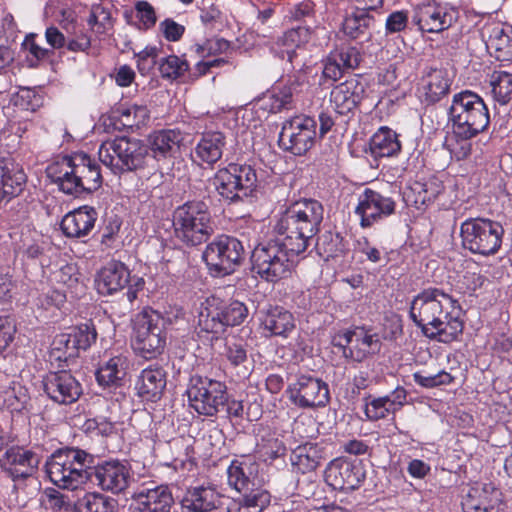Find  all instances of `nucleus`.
I'll return each mask as SVG.
<instances>
[{
	"label": "nucleus",
	"instance_id": "1",
	"mask_svg": "<svg viewBox=\"0 0 512 512\" xmlns=\"http://www.w3.org/2000/svg\"><path fill=\"white\" fill-rule=\"evenodd\" d=\"M324 208L314 199L293 203L277 221L275 239L258 244L252 252L253 270L268 282L288 278L296 258L320 230Z\"/></svg>",
	"mask_w": 512,
	"mask_h": 512
},
{
	"label": "nucleus",
	"instance_id": "2",
	"mask_svg": "<svg viewBox=\"0 0 512 512\" xmlns=\"http://www.w3.org/2000/svg\"><path fill=\"white\" fill-rule=\"evenodd\" d=\"M462 309L457 300L438 288L416 295L410 305V318L429 339L451 343L462 334Z\"/></svg>",
	"mask_w": 512,
	"mask_h": 512
},
{
	"label": "nucleus",
	"instance_id": "3",
	"mask_svg": "<svg viewBox=\"0 0 512 512\" xmlns=\"http://www.w3.org/2000/svg\"><path fill=\"white\" fill-rule=\"evenodd\" d=\"M46 173L60 191L75 197L94 192L102 185L99 164L84 153L64 156L52 162Z\"/></svg>",
	"mask_w": 512,
	"mask_h": 512
},
{
	"label": "nucleus",
	"instance_id": "4",
	"mask_svg": "<svg viewBox=\"0 0 512 512\" xmlns=\"http://www.w3.org/2000/svg\"><path fill=\"white\" fill-rule=\"evenodd\" d=\"M94 458L78 448L56 450L47 460L48 476L56 486L75 490L92 477Z\"/></svg>",
	"mask_w": 512,
	"mask_h": 512
},
{
	"label": "nucleus",
	"instance_id": "5",
	"mask_svg": "<svg viewBox=\"0 0 512 512\" xmlns=\"http://www.w3.org/2000/svg\"><path fill=\"white\" fill-rule=\"evenodd\" d=\"M448 118L455 137H476L488 127L490 122L485 102L470 90L453 95Z\"/></svg>",
	"mask_w": 512,
	"mask_h": 512
},
{
	"label": "nucleus",
	"instance_id": "6",
	"mask_svg": "<svg viewBox=\"0 0 512 512\" xmlns=\"http://www.w3.org/2000/svg\"><path fill=\"white\" fill-rule=\"evenodd\" d=\"M173 227L177 239L187 246L206 242L213 233L211 214L206 203L189 201L173 212Z\"/></svg>",
	"mask_w": 512,
	"mask_h": 512
},
{
	"label": "nucleus",
	"instance_id": "7",
	"mask_svg": "<svg viewBox=\"0 0 512 512\" xmlns=\"http://www.w3.org/2000/svg\"><path fill=\"white\" fill-rule=\"evenodd\" d=\"M147 146L139 139L116 137L104 141L98 150L99 160L114 174L143 167Z\"/></svg>",
	"mask_w": 512,
	"mask_h": 512
},
{
	"label": "nucleus",
	"instance_id": "8",
	"mask_svg": "<svg viewBox=\"0 0 512 512\" xmlns=\"http://www.w3.org/2000/svg\"><path fill=\"white\" fill-rule=\"evenodd\" d=\"M165 318L155 310H144L136 316L133 347L145 359L161 355L166 346Z\"/></svg>",
	"mask_w": 512,
	"mask_h": 512
},
{
	"label": "nucleus",
	"instance_id": "9",
	"mask_svg": "<svg viewBox=\"0 0 512 512\" xmlns=\"http://www.w3.org/2000/svg\"><path fill=\"white\" fill-rule=\"evenodd\" d=\"M504 229L499 222L469 218L460 227L462 246L473 254L494 255L501 247Z\"/></svg>",
	"mask_w": 512,
	"mask_h": 512
},
{
	"label": "nucleus",
	"instance_id": "10",
	"mask_svg": "<svg viewBox=\"0 0 512 512\" xmlns=\"http://www.w3.org/2000/svg\"><path fill=\"white\" fill-rule=\"evenodd\" d=\"M202 259L211 273L229 275L245 259V248L237 238L220 235L207 244Z\"/></svg>",
	"mask_w": 512,
	"mask_h": 512
},
{
	"label": "nucleus",
	"instance_id": "11",
	"mask_svg": "<svg viewBox=\"0 0 512 512\" xmlns=\"http://www.w3.org/2000/svg\"><path fill=\"white\" fill-rule=\"evenodd\" d=\"M256 184V171L249 165L229 164L219 169L212 179L218 194L229 202L248 197Z\"/></svg>",
	"mask_w": 512,
	"mask_h": 512
},
{
	"label": "nucleus",
	"instance_id": "12",
	"mask_svg": "<svg viewBox=\"0 0 512 512\" xmlns=\"http://www.w3.org/2000/svg\"><path fill=\"white\" fill-rule=\"evenodd\" d=\"M190 406L199 414L214 416L227 402L226 385L218 380L192 376L187 389Z\"/></svg>",
	"mask_w": 512,
	"mask_h": 512
},
{
	"label": "nucleus",
	"instance_id": "13",
	"mask_svg": "<svg viewBox=\"0 0 512 512\" xmlns=\"http://www.w3.org/2000/svg\"><path fill=\"white\" fill-rule=\"evenodd\" d=\"M316 121L306 115H297L283 122L279 144L294 155H304L315 144Z\"/></svg>",
	"mask_w": 512,
	"mask_h": 512
},
{
	"label": "nucleus",
	"instance_id": "14",
	"mask_svg": "<svg viewBox=\"0 0 512 512\" xmlns=\"http://www.w3.org/2000/svg\"><path fill=\"white\" fill-rule=\"evenodd\" d=\"M458 12L435 1L422 2L414 6L412 22L423 32H442L456 21Z\"/></svg>",
	"mask_w": 512,
	"mask_h": 512
},
{
	"label": "nucleus",
	"instance_id": "15",
	"mask_svg": "<svg viewBox=\"0 0 512 512\" xmlns=\"http://www.w3.org/2000/svg\"><path fill=\"white\" fill-rule=\"evenodd\" d=\"M288 397L299 408L324 406L329 400V389L325 382L310 375H299L289 385Z\"/></svg>",
	"mask_w": 512,
	"mask_h": 512
},
{
	"label": "nucleus",
	"instance_id": "16",
	"mask_svg": "<svg viewBox=\"0 0 512 512\" xmlns=\"http://www.w3.org/2000/svg\"><path fill=\"white\" fill-rule=\"evenodd\" d=\"M334 346L343 349L346 358L362 361L369 354H374L380 349V341L376 335L368 334L363 328L339 331L333 337Z\"/></svg>",
	"mask_w": 512,
	"mask_h": 512
},
{
	"label": "nucleus",
	"instance_id": "17",
	"mask_svg": "<svg viewBox=\"0 0 512 512\" xmlns=\"http://www.w3.org/2000/svg\"><path fill=\"white\" fill-rule=\"evenodd\" d=\"M90 480L102 490L119 494L134 480L129 465L119 460L104 461L94 467Z\"/></svg>",
	"mask_w": 512,
	"mask_h": 512
},
{
	"label": "nucleus",
	"instance_id": "18",
	"mask_svg": "<svg viewBox=\"0 0 512 512\" xmlns=\"http://www.w3.org/2000/svg\"><path fill=\"white\" fill-rule=\"evenodd\" d=\"M396 203L391 197L366 188L359 196L355 214L360 217L362 228L371 227L374 223L383 220L395 212Z\"/></svg>",
	"mask_w": 512,
	"mask_h": 512
},
{
	"label": "nucleus",
	"instance_id": "19",
	"mask_svg": "<svg viewBox=\"0 0 512 512\" xmlns=\"http://www.w3.org/2000/svg\"><path fill=\"white\" fill-rule=\"evenodd\" d=\"M43 387L49 398L59 404H71L82 393L80 383L67 371L49 373L43 381Z\"/></svg>",
	"mask_w": 512,
	"mask_h": 512
},
{
	"label": "nucleus",
	"instance_id": "20",
	"mask_svg": "<svg viewBox=\"0 0 512 512\" xmlns=\"http://www.w3.org/2000/svg\"><path fill=\"white\" fill-rule=\"evenodd\" d=\"M364 478L365 473L359 465L344 459L331 461L325 471L326 482L336 490H354Z\"/></svg>",
	"mask_w": 512,
	"mask_h": 512
},
{
	"label": "nucleus",
	"instance_id": "21",
	"mask_svg": "<svg viewBox=\"0 0 512 512\" xmlns=\"http://www.w3.org/2000/svg\"><path fill=\"white\" fill-rule=\"evenodd\" d=\"M260 326L265 336L288 338L296 329L293 314L280 306H269L259 311Z\"/></svg>",
	"mask_w": 512,
	"mask_h": 512
},
{
	"label": "nucleus",
	"instance_id": "22",
	"mask_svg": "<svg viewBox=\"0 0 512 512\" xmlns=\"http://www.w3.org/2000/svg\"><path fill=\"white\" fill-rule=\"evenodd\" d=\"M26 184L27 175L19 163L13 159L0 161V204L18 197Z\"/></svg>",
	"mask_w": 512,
	"mask_h": 512
},
{
	"label": "nucleus",
	"instance_id": "23",
	"mask_svg": "<svg viewBox=\"0 0 512 512\" xmlns=\"http://www.w3.org/2000/svg\"><path fill=\"white\" fill-rule=\"evenodd\" d=\"M364 93V85L354 76L332 89L330 102L337 114L347 115L361 102Z\"/></svg>",
	"mask_w": 512,
	"mask_h": 512
},
{
	"label": "nucleus",
	"instance_id": "24",
	"mask_svg": "<svg viewBox=\"0 0 512 512\" xmlns=\"http://www.w3.org/2000/svg\"><path fill=\"white\" fill-rule=\"evenodd\" d=\"M222 494L213 485H200L186 490L181 500L188 512H211L222 504Z\"/></svg>",
	"mask_w": 512,
	"mask_h": 512
},
{
	"label": "nucleus",
	"instance_id": "25",
	"mask_svg": "<svg viewBox=\"0 0 512 512\" xmlns=\"http://www.w3.org/2000/svg\"><path fill=\"white\" fill-rule=\"evenodd\" d=\"M4 458L0 468L13 479L31 476L40 462L36 453L18 446H11Z\"/></svg>",
	"mask_w": 512,
	"mask_h": 512
},
{
	"label": "nucleus",
	"instance_id": "26",
	"mask_svg": "<svg viewBox=\"0 0 512 512\" xmlns=\"http://www.w3.org/2000/svg\"><path fill=\"white\" fill-rule=\"evenodd\" d=\"M501 491L492 483L473 487L462 502L464 512H500Z\"/></svg>",
	"mask_w": 512,
	"mask_h": 512
},
{
	"label": "nucleus",
	"instance_id": "27",
	"mask_svg": "<svg viewBox=\"0 0 512 512\" xmlns=\"http://www.w3.org/2000/svg\"><path fill=\"white\" fill-rule=\"evenodd\" d=\"M130 273L119 261H111L102 267L96 275L95 286L103 296L113 295L126 287Z\"/></svg>",
	"mask_w": 512,
	"mask_h": 512
},
{
	"label": "nucleus",
	"instance_id": "28",
	"mask_svg": "<svg viewBox=\"0 0 512 512\" xmlns=\"http://www.w3.org/2000/svg\"><path fill=\"white\" fill-rule=\"evenodd\" d=\"M97 212L93 207L82 206L67 213L60 224L63 234L68 238L87 236L95 226Z\"/></svg>",
	"mask_w": 512,
	"mask_h": 512
},
{
	"label": "nucleus",
	"instance_id": "29",
	"mask_svg": "<svg viewBox=\"0 0 512 512\" xmlns=\"http://www.w3.org/2000/svg\"><path fill=\"white\" fill-rule=\"evenodd\" d=\"M450 85L451 80L445 70L431 68L421 78L420 98L427 105L435 104L449 92Z\"/></svg>",
	"mask_w": 512,
	"mask_h": 512
},
{
	"label": "nucleus",
	"instance_id": "30",
	"mask_svg": "<svg viewBox=\"0 0 512 512\" xmlns=\"http://www.w3.org/2000/svg\"><path fill=\"white\" fill-rule=\"evenodd\" d=\"M134 499L139 512H170L174 503L172 493L165 485L141 489Z\"/></svg>",
	"mask_w": 512,
	"mask_h": 512
},
{
	"label": "nucleus",
	"instance_id": "31",
	"mask_svg": "<svg viewBox=\"0 0 512 512\" xmlns=\"http://www.w3.org/2000/svg\"><path fill=\"white\" fill-rule=\"evenodd\" d=\"M166 387V372L158 365L142 370L136 383L138 395L147 401L159 400Z\"/></svg>",
	"mask_w": 512,
	"mask_h": 512
},
{
	"label": "nucleus",
	"instance_id": "32",
	"mask_svg": "<svg viewBox=\"0 0 512 512\" xmlns=\"http://www.w3.org/2000/svg\"><path fill=\"white\" fill-rule=\"evenodd\" d=\"M225 146L226 137L224 133L220 131H206L202 133L194 148V160L213 165L222 158Z\"/></svg>",
	"mask_w": 512,
	"mask_h": 512
},
{
	"label": "nucleus",
	"instance_id": "33",
	"mask_svg": "<svg viewBox=\"0 0 512 512\" xmlns=\"http://www.w3.org/2000/svg\"><path fill=\"white\" fill-rule=\"evenodd\" d=\"M323 459V447L311 442L298 446L290 456L292 466L303 474L316 470Z\"/></svg>",
	"mask_w": 512,
	"mask_h": 512
},
{
	"label": "nucleus",
	"instance_id": "34",
	"mask_svg": "<svg viewBox=\"0 0 512 512\" xmlns=\"http://www.w3.org/2000/svg\"><path fill=\"white\" fill-rule=\"evenodd\" d=\"M183 137L178 130L167 129L150 136V148L156 159L172 157L180 147Z\"/></svg>",
	"mask_w": 512,
	"mask_h": 512
},
{
	"label": "nucleus",
	"instance_id": "35",
	"mask_svg": "<svg viewBox=\"0 0 512 512\" xmlns=\"http://www.w3.org/2000/svg\"><path fill=\"white\" fill-rule=\"evenodd\" d=\"M198 334H211V339H217L226 329L223 320V313L219 305L215 304V299L207 302L198 317Z\"/></svg>",
	"mask_w": 512,
	"mask_h": 512
},
{
	"label": "nucleus",
	"instance_id": "36",
	"mask_svg": "<svg viewBox=\"0 0 512 512\" xmlns=\"http://www.w3.org/2000/svg\"><path fill=\"white\" fill-rule=\"evenodd\" d=\"M442 191V182L437 178H430L424 182L415 181L406 193V197L417 209H420L432 203Z\"/></svg>",
	"mask_w": 512,
	"mask_h": 512
},
{
	"label": "nucleus",
	"instance_id": "37",
	"mask_svg": "<svg viewBox=\"0 0 512 512\" xmlns=\"http://www.w3.org/2000/svg\"><path fill=\"white\" fill-rule=\"evenodd\" d=\"M370 152L375 158L392 157L401 150V144L396 132L388 127H381L371 137Z\"/></svg>",
	"mask_w": 512,
	"mask_h": 512
},
{
	"label": "nucleus",
	"instance_id": "38",
	"mask_svg": "<svg viewBox=\"0 0 512 512\" xmlns=\"http://www.w3.org/2000/svg\"><path fill=\"white\" fill-rule=\"evenodd\" d=\"M256 466L246 461L233 462L228 470V482L230 486L234 487L238 492H246L255 490L254 487L258 484L257 477L253 475Z\"/></svg>",
	"mask_w": 512,
	"mask_h": 512
},
{
	"label": "nucleus",
	"instance_id": "39",
	"mask_svg": "<svg viewBox=\"0 0 512 512\" xmlns=\"http://www.w3.org/2000/svg\"><path fill=\"white\" fill-rule=\"evenodd\" d=\"M491 93L501 105L507 104L512 98V63L501 65L490 76Z\"/></svg>",
	"mask_w": 512,
	"mask_h": 512
},
{
	"label": "nucleus",
	"instance_id": "40",
	"mask_svg": "<svg viewBox=\"0 0 512 512\" xmlns=\"http://www.w3.org/2000/svg\"><path fill=\"white\" fill-rule=\"evenodd\" d=\"M126 358L118 355L99 367L96 379L102 386L118 385L126 375Z\"/></svg>",
	"mask_w": 512,
	"mask_h": 512
},
{
	"label": "nucleus",
	"instance_id": "41",
	"mask_svg": "<svg viewBox=\"0 0 512 512\" xmlns=\"http://www.w3.org/2000/svg\"><path fill=\"white\" fill-rule=\"evenodd\" d=\"M270 504V494L265 490H252L244 496L233 501L227 512H263Z\"/></svg>",
	"mask_w": 512,
	"mask_h": 512
},
{
	"label": "nucleus",
	"instance_id": "42",
	"mask_svg": "<svg viewBox=\"0 0 512 512\" xmlns=\"http://www.w3.org/2000/svg\"><path fill=\"white\" fill-rule=\"evenodd\" d=\"M374 24V19L366 9H358L347 16L343 22V31L353 39L366 34L367 30Z\"/></svg>",
	"mask_w": 512,
	"mask_h": 512
},
{
	"label": "nucleus",
	"instance_id": "43",
	"mask_svg": "<svg viewBox=\"0 0 512 512\" xmlns=\"http://www.w3.org/2000/svg\"><path fill=\"white\" fill-rule=\"evenodd\" d=\"M116 501L100 493H87L77 503L79 512H115Z\"/></svg>",
	"mask_w": 512,
	"mask_h": 512
},
{
	"label": "nucleus",
	"instance_id": "44",
	"mask_svg": "<svg viewBox=\"0 0 512 512\" xmlns=\"http://www.w3.org/2000/svg\"><path fill=\"white\" fill-rule=\"evenodd\" d=\"M487 47L495 50V57L507 60L512 56V37L503 28H493L487 41Z\"/></svg>",
	"mask_w": 512,
	"mask_h": 512
},
{
	"label": "nucleus",
	"instance_id": "45",
	"mask_svg": "<svg viewBox=\"0 0 512 512\" xmlns=\"http://www.w3.org/2000/svg\"><path fill=\"white\" fill-rule=\"evenodd\" d=\"M78 355V350L72 342L69 333L57 335L51 344L50 357L56 361L67 362Z\"/></svg>",
	"mask_w": 512,
	"mask_h": 512
},
{
	"label": "nucleus",
	"instance_id": "46",
	"mask_svg": "<svg viewBox=\"0 0 512 512\" xmlns=\"http://www.w3.org/2000/svg\"><path fill=\"white\" fill-rule=\"evenodd\" d=\"M257 447L260 457L265 462H272L277 458L283 457L287 451L284 442L274 434L262 437Z\"/></svg>",
	"mask_w": 512,
	"mask_h": 512
},
{
	"label": "nucleus",
	"instance_id": "47",
	"mask_svg": "<svg viewBox=\"0 0 512 512\" xmlns=\"http://www.w3.org/2000/svg\"><path fill=\"white\" fill-rule=\"evenodd\" d=\"M292 100V89L283 88L266 93L261 101L262 107L271 113H277L290 104Z\"/></svg>",
	"mask_w": 512,
	"mask_h": 512
},
{
	"label": "nucleus",
	"instance_id": "48",
	"mask_svg": "<svg viewBox=\"0 0 512 512\" xmlns=\"http://www.w3.org/2000/svg\"><path fill=\"white\" fill-rule=\"evenodd\" d=\"M307 37L308 30L298 27L288 30L280 38L279 42L283 47H285V50H283L282 53H286L289 61H292L293 57L295 56V48L306 42Z\"/></svg>",
	"mask_w": 512,
	"mask_h": 512
},
{
	"label": "nucleus",
	"instance_id": "49",
	"mask_svg": "<svg viewBox=\"0 0 512 512\" xmlns=\"http://www.w3.org/2000/svg\"><path fill=\"white\" fill-rule=\"evenodd\" d=\"M188 69V62L176 55L163 58L159 64L161 76L167 79H177L184 75Z\"/></svg>",
	"mask_w": 512,
	"mask_h": 512
},
{
	"label": "nucleus",
	"instance_id": "50",
	"mask_svg": "<svg viewBox=\"0 0 512 512\" xmlns=\"http://www.w3.org/2000/svg\"><path fill=\"white\" fill-rule=\"evenodd\" d=\"M118 111H120L123 125L127 127H139L149 119V110L144 105L134 104L129 107H121Z\"/></svg>",
	"mask_w": 512,
	"mask_h": 512
},
{
	"label": "nucleus",
	"instance_id": "51",
	"mask_svg": "<svg viewBox=\"0 0 512 512\" xmlns=\"http://www.w3.org/2000/svg\"><path fill=\"white\" fill-rule=\"evenodd\" d=\"M341 240L338 234L326 233L322 235L316 243L318 254L326 260L339 256L343 251Z\"/></svg>",
	"mask_w": 512,
	"mask_h": 512
},
{
	"label": "nucleus",
	"instance_id": "52",
	"mask_svg": "<svg viewBox=\"0 0 512 512\" xmlns=\"http://www.w3.org/2000/svg\"><path fill=\"white\" fill-rule=\"evenodd\" d=\"M72 342L75 344L77 350L88 349L92 343L96 341L97 332L92 324H81L74 328L70 333Z\"/></svg>",
	"mask_w": 512,
	"mask_h": 512
},
{
	"label": "nucleus",
	"instance_id": "53",
	"mask_svg": "<svg viewBox=\"0 0 512 512\" xmlns=\"http://www.w3.org/2000/svg\"><path fill=\"white\" fill-rule=\"evenodd\" d=\"M223 313V320L227 326H236L241 324L248 315L246 306L239 301H233L228 305L219 306Z\"/></svg>",
	"mask_w": 512,
	"mask_h": 512
},
{
	"label": "nucleus",
	"instance_id": "54",
	"mask_svg": "<svg viewBox=\"0 0 512 512\" xmlns=\"http://www.w3.org/2000/svg\"><path fill=\"white\" fill-rule=\"evenodd\" d=\"M2 393L5 405L13 410H21L28 400L26 389L17 383H13Z\"/></svg>",
	"mask_w": 512,
	"mask_h": 512
},
{
	"label": "nucleus",
	"instance_id": "55",
	"mask_svg": "<svg viewBox=\"0 0 512 512\" xmlns=\"http://www.w3.org/2000/svg\"><path fill=\"white\" fill-rule=\"evenodd\" d=\"M473 137H455L452 133L451 139L448 141V149L452 157L460 161L466 159L472 151L471 139Z\"/></svg>",
	"mask_w": 512,
	"mask_h": 512
},
{
	"label": "nucleus",
	"instance_id": "56",
	"mask_svg": "<svg viewBox=\"0 0 512 512\" xmlns=\"http://www.w3.org/2000/svg\"><path fill=\"white\" fill-rule=\"evenodd\" d=\"M338 64L344 68V71L352 70L358 67L361 61L359 51L354 47L342 49L331 54Z\"/></svg>",
	"mask_w": 512,
	"mask_h": 512
},
{
	"label": "nucleus",
	"instance_id": "57",
	"mask_svg": "<svg viewBox=\"0 0 512 512\" xmlns=\"http://www.w3.org/2000/svg\"><path fill=\"white\" fill-rule=\"evenodd\" d=\"M453 377L446 371H440L436 374L423 375L421 373L414 374V380L417 384L426 387L433 388L439 385H447L453 381Z\"/></svg>",
	"mask_w": 512,
	"mask_h": 512
},
{
	"label": "nucleus",
	"instance_id": "58",
	"mask_svg": "<svg viewBox=\"0 0 512 512\" xmlns=\"http://www.w3.org/2000/svg\"><path fill=\"white\" fill-rule=\"evenodd\" d=\"M135 11L137 18L141 22L144 29H150L156 24V13L153 6L149 2L137 1L135 3Z\"/></svg>",
	"mask_w": 512,
	"mask_h": 512
},
{
	"label": "nucleus",
	"instance_id": "59",
	"mask_svg": "<svg viewBox=\"0 0 512 512\" xmlns=\"http://www.w3.org/2000/svg\"><path fill=\"white\" fill-rule=\"evenodd\" d=\"M390 414L399 411L407 402V391L402 386L396 387L391 393L382 397Z\"/></svg>",
	"mask_w": 512,
	"mask_h": 512
},
{
	"label": "nucleus",
	"instance_id": "60",
	"mask_svg": "<svg viewBox=\"0 0 512 512\" xmlns=\"http://www.w3.org/2000/svg\"><path fill=\"white\" fill-rule=\"evenodd\" d=\"M55 279L68 288L76 287L79 284V273L73 264H67L55 272Z\"/></svg>",
	"mask_w": 512,
	"mask_h": 512
},
{
	"label": "nucleus",
	"instance_id": "61",
	"mask_svg": "<svg viewBox=\"0 0 512 512\" xmlns=\"http://www.w3.org/2000/svg\"><path fill=\"white\" fill-rule=\"evenodd\" d=\"M159 29L162 32L164 38L170 42L179 41L184 32L185 27L173 19L167 18L159 24Z\"/></svg>",
	"mask_w": 512,
	"mask_h": 512
},
{
	"label": "nucleus",
	"instance_id": "62",
	"mask_svg": "<svg viewBox=\"0 0 512 512\" xmlns=\"http://www.w3.org/2000/svg\"><path fill=\"white\" fill-rule=\"evenodd\" d=\"M225 355L234 366L241 365L247 360V350L243 344L238 342H227Z\"/></svg>",
	"mask_w": 512,
	"mask_h": 512
},
{
	"label": "nucleus",
	"instance_id": "63",
	"mask_svg": "<svg viewBox=\"0 0 512 512\" xmlns=\"http://www.w3.org/2000/svg\"><path fill=\"white\" fill-rule=\"evenodd\" d=\"M389 414L390 413L382 397L371 400L365 406V415L369 420L377 421L387 417Z\"/></svg>",
	"mask_w": 512,
	"mask_h": 512
},
{
	"label": "nucleus",
	"instance_id": "64",
	"mask_svg": "<svg viewBox=\"0 0 512 512\" xmlns=\"http://www.w3.org/2000/svg\"><path fill=\"white\" fill-rule=\"evenodd\" d=\"M15 332L13 321L8 317H0V353L13 341Z\"/></svg>",
	"mask_w": 512,
	"mask_h": 512
}]
</instances>
